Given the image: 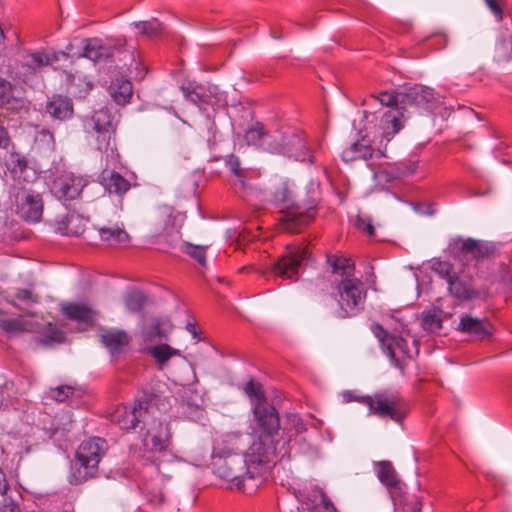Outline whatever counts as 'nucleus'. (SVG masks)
Wrapping results in <instances>:
<instances>
[{"mask_svg": "<svg viewBox=\"0 0 512 512\" xmlns=\"http://www.w3.org/2000/svg\"><path fill=\"white\" fill-rule=\"evenodd\" d=\"M72 49H73V44L70 43L67 45L66 51L46 53V56L49 59V65L53 64L54 62L59 61L61 57L68 58L69 52H71Z\"/></svg>", "mask_w": 512, "mask_h": 512, "instance_id": "obj_55", "label": "nucleus"}, {"mask_svg": "<svg viewBox=\"0 0 512 512\" xmlns=\"http://www.w3.org/2000/svg\"><path fill=\"white\" fill-rule=\"evenodd\" d=\"M405 506H407V510L410 512H420L422 503L416 496H413L407 503H405Z\"/></svg>", "mask_w": 512, "mask_h": 512, "instance_id": "obj_57", "label": "nucleus"}, {"mask_svg": "<svg viewBox=\"0 0 512 512\" xmlns=\"http://www.w3.org/2000/svg\"><path fill=\"white\" fill-rule=\"evenodd\" d=\"M375 178H387L388 174L385 171H379L374 173Z\"/></svg>", "mask_w": 512, "mask_h": 512, "instance_id": "obj_63", "label": "nucleus"}, {"mask_svg": "<svg viewBox=\"0 0 512 512\" xmlns=\"http://www.w3.org/2000/svg\"><path fill=\"white\" fill-rule=\"evenodd\" d=\"M486 5L489 7L491 12L495 15L497 20H501L503 16V11L500 7V5L497 3L496 0H485Z\"/></svg>", "mask_w": 512, "mask_h": 512, "instance_id": "obj_56", "label": "nucleus"}, {"mask_svg": "<svg viewBox=\"0 0 512 512\" xmlns=\"http://www.w3.org/2000/svg\"><path fill=\"white\" fill-rule=\"evenodd\" d=\"M13 183L9 185L8 193L15 213L26 222L36 223L42 218L44 202L40 192L30 178H35V171L28 167L25 158L12 156L7 164Z\"/></svg>", "mask_w": 512, "mask_h": 512, "instance_id": "obj_2", "label": "nucleus"}, {"mask_svg": "<svg viewBox=\"0 0 512 512\" xmlns=\"http://www.w3.org/2000/svg\"><path fill=\"white\" fill-rule=\"evenodd\" d=\"M133 25L140 30V33L145 36H157L164 31V27L157 19L150 21L134 22Z\"/></svg>", "mask_w": 512, "mask_h": 512, "instance_id": "obj_43", "label": "nucleus"}, {"mask_svg": "<svg viewBox=\"0 0 512 512\" xmlns=\"http://www.w3.org/2000/svg\"><path fill=\"white\" fill-rule=\"evenodd\" d=\"M8 387V384L6 383L4 387H0V409L3 407V406H6V392H5V389H7Z\"/></svg>", "mask_w": 512, "mask_h": 512, "instance_id": "obj_61", "label": "nucleus"}, {"mask_svg": "<svg viewBox=\"0 0 512 512\" xmlns=\"http://www.w3.org/2000/svg\"><path fill=\"white\" fill-rule=\"evenodd\" d=\"M181 90L190 102L200 106L211 102V95L215 94L217 88L214 86L206 90L203 85L189 83L188 85H183Z\"/></svg>", "mask_w": 512, "mask_h": 512, "instance_id": "obj_32", "label": "nucleus"}, {"mask_svg": "<svg viewBox=\"0 0 512 512\" xmlns=\"http://www.w3.org/2000/svg\"><path fill=\"white\" fill-rule=\"evenodd\" d=\"M355 224L359 230L367 233L368 235L372 236L374 234V228L368 217L358 216Z\"/></svg>", "mask_w": 512, "mask_h": 512, "instance_id": "obj_53", "label": "nucleus"}, {"mask_svg": "<svg viewBox=\"0 0 512 512\" xmlns=\"http://www.w3.org/2000/svg\"><path fill=\"white\" fill-rule=\"evenodd\" d=\"M248 145H253L269 153L285 154L294 157L298 161L309 160V149L306 147L302 138L295 133H269L262 124L257 123L249 128L244 135Z\"/></svg>", "mask_w": 512, "mask_h": 512, "instance_id": "obj_3", "label": "nucleus"}, {"mask_svg": "<svg viewBox=\"0 0 512 512\" xmlns=\"http://www.w3.org/2000/svg\"><path fill=\"white\" fill-rule=\"evenodd\" d=\"M8 490V482L4 472L0 469V495H4Z\"/></svg>", "mask_w": 512, "mask_h": 512, "instance_id": "obj_60", "label": "nucleus"}, {"mask_svg": "<svg viewBox=\"0 0 512 512\" xmlns=\"http://www.w3.org/2000/svg\"><path fill=\"white\" fill-rule=\"evenodd\" d=\"M148 352L155 358V360L164 365L168 362V360L176 355H180V351L172 348L167 344L155 345L148 348Z\"/></svg>", "mask_w": 512, "mask_h": 512, "instance_id": "obj_41", "label": "nucleus"}, {"mask_svg": "<svg viewBox=\"0 0 512 512\" xmlns=\"http://www.w3.org/2000/svg\"><path fill=\"white\" fill-rule=\"evenodd\" d=\"M414 172H415V168H413L412 166H409V167H407L406 170L401 171L400 174L403 176H406V175L413 174Z\"/></svg>", "mask_w": 512, "mask_h": 512, "instance_id": "obj_62", "label": "nucleus"}, {"mask_svg": "<svg viewBox=\"0 0 512 512\" xmlns=\"http://www.w3.org/2000/svg\"><path fill=\"white\" fill-rule=\"evenodd\" d=\"M355 400L366 404L370 412L380 418H389L400 422L405 414L403 400L394 392H377L371 396L355 398Z\"/></svg>", "mask_w": 512, "mask_h": 512, "instance_id": "obj_9", "label": "nucleus"}, {"mask_svg": "<svg viewBox=\"0 0 512 512\" xmlns=\"http://www.w3.org/2000/svg\"><path fill=\"white\" fill-rule=\"evenodd\" d=\"M49 65V59L46 56V52H34L24 57L22 66L35 72L44 66Z\"/></svg>", "mask_w": 512, "mask_h": 512, "instance_id": "obj_42", "label": "nucleus"}, {"mask_svg": "<svg viewBox=\"0 0 512 512\" xmlns=\"http://www.w3.org/2000/svg\"><path fill=\"white\" fill-rule=\"evenodd\" d=\"M26 315L36 318L35 320L26 319L23 316L11 319L0 320V327L8 333L30 332L37 333L40 342L47 345L52 343H60L64 340V333L50 321L38 320L36 315L30 311Z\"/></svg>", "mask_w": 512, "mask_h": 512, "instance_id": "obj_6", "label": "nucleus"}, {"mask_svg": "<svg viewBox=\"0 0 512 512\" xmlns=\"http://www.w3.org/2000/svg\"><path fill=\"white\" fill-rule=\"evenodd\" d=\"M448 252L456 261L465 265L489 257L494 252V246L487 241L459 237L450 242Z\"/></svg>", "mask_w": 512, "mask_h": 512, "instance_id": "obj_10", "label": "nucleus"}, {"mask_svg": "<svg viewBox=\"0 0 512 512\" xmlns=\"http://www.w3.org/2000/svg\"><path fill=\"white\" fill-rule=\"evenodd\" d=\"M86 186V180L73 173H63L52 183L51 192L59 200H74Z\"/></svg>", "mask_w": 512, "mask_h": 512, "instance_id": "obj_16", "label": "nucleus"}, {"mask_svg": "<svg viewBox=\"0 0 512 512\" xmlns=\"http://www.w3.org/2000/svg\"><path fill=\"white\" fill-rule=\"evenodd\" d=\"M250 398L254 422L251 423V434H261L279 439L280 418L277 410L266 399L261 385L250 380L244 387Z\"/></svg>", "mask_w": 512, "mask_h": 512, "instance_id": "obj_4", "label": "nucleus"}, {"mask_svg": "<svg viewBox=\"0 0 512 512\" xmlns=\"http://www.w3.org/2000/svg\"><path fill=\"white\" fill-rule=\"evenodd\" d=\"M146 302V296L144 293L138 290L128 292L125 296V306L132 312H139Z\"/></svg>", "mask_w": 512, "mask_h": 512, "instance_id": "obj_44", "label": "nucleus"}, {"mask_svg": "<svg viewBox=\"0 0 512 512\" xmlns=\"http://www.w3.org/2000/svg\"><path fill=\"white\" fill-rule=\"evenodd\" d=\"M16 89L6 79L0 76V106L8 110H19L26 108L27 101L16 93Z\"/></svg>", "mask_w": 512, "mask_h": 512, "instance_id": "obj_26", "label": "nucleus"}, {"mask_svg": "<svg viewBox=\"0 0 512 512\" xmlns=\"http://www.w3.org/2000/svg\"><path fill=\"white\" fill-rule=\"evenodd\" d=\"M336 290L341 318L355 316L363 309L366 288L361 279L357 277L343 278L337 283Z\"/></svg>", "mask_w": 512, "mask_h": 512, "instance_id": "obj_7", "label": "nucleus"}, {"mask_svg": "<svg viewBox=\"0 0 512 512\" xmlns=\"http://www.w3.org/2000/svg\"><path fill=\"white\" fill-rule=\"evenodd\" d=\"M253 441L244 454L212 459V469L219 478L243 492L252 493L264 480L277 455L278 438L251 434Z\"/></svg>", "mask_w": 512, "mask_h": 512, "instance_id": "obj_1", "label": "nucleus"}, {"mask_svg": "<svg viewBox=\"0 0 512 512\" xmlns=\"http://www.w3.org/2000/svg\"><path fill=\"white\" fill-rule=\"evenodd\" d=\"M243 447L242 435L239 432H228L214 440L211 459L239 454Z\"/></svg>", "mask_w": 512, "mask_h": 512, "instance_id": "obj_23", "label": "nucleus"}, {"mask_svg": "<svg viewBox=\"0 0 512 512\" xmlns=\"http://www.w3.org/2000/svg\"><path fill=\"white\" fill-rule=\"evenodd\" d=\"M449 294L458 300L469 301L478 298L480 293L474 287L473 278L462 268L447 283Z\"/></svg>", "mask_w": 512, "mask_h": 512, "instance_id": "obj_18", "label": "nucleus"}, {"mask_svg": "<svg viewBox=\"0 0 512 512\" xmlns=\"http://www.w3.org/2000/svg\"><path fill=\"white\" fill-rule=\"evenodd\" d=\"M438 101V94L430 87L416 84L402 91L400 103H403L405 115L410 117V109L429 110L434 107Z\"/></svg>", "mask_w": 512, "mask_h": 512, "instance_id": "obj_15", "label": "nucleus"}, {"mask_svg": "<svg viewBox=\"0 0 512 512\" xmlns=\"http://www.w3.org/2000/svg\"><path fill=\"white\" fill-rule=\"evenodd\" d=\"M46 112L53 119L65 121L73 116V103L68 97L53 96L46 105Z\"/></svg>", "mask_w": 512, "mask_h": 512, "instance_id": "obj_28", "label": "nucleus"}, {"mask_svg": "<svg viewBox=\"0 0 512 512\" xmlns=\"http://www.w3.org/2000/svg\"><path fill=\"white\" fill-rule=\"evenodd\" d=\"M376 465L378 467L377 476L381 483L387 487L397 488L399 485V480L397 479L396 471L392 464L389 461H381Z\"/></svg>", "mask_w": 512, "mask_h": 512, "instance_id": "obj_38", "label": "nucleus"}, {"mask_svg": "<svg viewBox=\"0 0 512 512\" xmlns=\"http://www.w3.org/2000/svg\"><path fill=\"white\" fill-rule=\"evenodd\" d=\"M508 30L501 31L495 46V59L497 61H508L512 58V44H510Z\"/></svg>", "mask_w": 512, "mask_h": 512, "instance_id": "obj_39", "label": "nucleus"}, {"mask_svg": "<svg viewBox=\"0 0 512 512\" xmlns=\"http://www.w3.org/2000/svg\"><path fill=\"white\" fill-rule=\"evenodd\" d=\"M106 450V441L99 437L88 439L80 445L76 457L80 464L78 473L82 479L92 477L95 474L100 459Z\"/></svg>", "mask_w": 512, "mask_h": 512, "instance_id": "obj_12", "label": "nucleus"}, {"mask_svg": "<svg viewBox=\"0 0 512 512\" xmlns=\"http://www.w3.org/2000/svg\"><path fill=\"white\" fill-rule=\"evenodd\" d=\"M371 330L381 343L385 353L395 362V366H398L396 360L397 351L409 356L407 343L402 337L389 334L381 325L377 323L371 325Z\"/></svg>", "mask_w": 512, "mask_h": 512, "instance_id": "obj_19", "label": "nucleus"}, {"mask_svg": "<svg viewBox=\"0 0 512 512\" xmlns=\"http://www.w3.org/2000/svg\"><path fill=\"white\" fill-rule=\"evenodd\" d=\"M109 93L115 103L118 105H125L132 97V83L127 79L117 78L111 82L109 86Z\"/></svg>", "mask_w": 512, "mask_h": 512, "instance_id": "obj_33", "label": "nucleus"}, {"mask_svg": "<svg viewBox=\"0 0 512 512\" xmlns=\"http://www.w3.org/2000/svg\"><path fill=\"white\" fill-rule=\"evenodd\" d=\"M226 165L228 166L229 170L238 178L244 177V170L240 167V160L235 155H229L226 160Z\"/></svg>", "mask_w": 512, "mask_h": 512, "instance_id": "obj_51", "label": "nucleus"}, {"mask_svg": "<svg viewBox=\"0 0 512 512\" xmlns=\"http://www.w3.org/2000/svg\"><path fill=\"white\" fill-rule=\"evenodd\" d=\"M98 232L101 240L111 246L127 243L130 239L125 229L118 225L100 227Z\"/></svg>", "mask_w": 512, "mask_h": 512, "instance_id": "obj_35", "label": "nucleus"}, {"mask_svg": "<svg viewBox=\"0 0 512 512\" xmlns=\"http://www.w3.org/2000/svg\"><path fill=\"white\" fill-rule=\"evenodd\" d=\"M432 270L437 273L442 279L448 283L452 277L457 273L451 263L447 261H434Z\"/></svg>", "mask_w": 512, "mask_h": 512, "instance_id": "obj_45", "label": "nucleus"}, {"mask_svg": "<svg viewBox=\"0 0 512 512\" xmlns=\"http://www.w3.org/2000/svg\"><path fill=\"white\" fill-rule=\"evenodd\" d=\"M9 491L10 487L8 486L7 492L4 495H0L2 498V500H0V512H20L17 503L8 495Z\"/></svg>", "mask_w": 512, "mask_h": 512, "instance_id": "obj_48", "label": "nucleus"}, {"mask_svg": "<svg viewBox=\"0 0 512 512\" xmlns=\"http://www.w3.org/2000/svg\"><path fill=\"white\" fill-rule=\"evenodd\" d=\"M116 122L109 110L102 108L95 111L84 121L87 133L96 134L98 149H107L113 138Z\"/></svg>", "mask_w": 512, "mask_h": 512, "instance_id": "obj_14", "label": "nucleus"}, {"mask_svg": "<svg viewBox=\"0 0 512 512\" xmlns=\"http://www.w3.org/2000/svg\"><path fill=\"white\" fill-rule=\"evenodd\" d=\"M286 429L294 430L296 434H301L306 431L303 420L297 414H289L287 416Z\"/></svg>", "mask_w": 512, "mask_h": 512, "instance_id": "obj_49", "label": "nucleus"}, {"mask_svg": "<svg viewBox=\"0 0 512 512\" xmlns=\"http://www.w3.org/2000/svg\"><path fill=\"white\" fill-rule=\"evenodd\" d=\"M62 312L71 320L77 321L86 326L95 322L96 312L84 304L64 303L61 306Z\"/></svg>", "mask_w": 512, "mask_h": 512, "instance_id": "obj_27", "label": "nucleus"}, {"mask_svg": "<svg viewBox=\"0 0 512 512\" xmlns=\"http://www.w3.org/2000/svg\"><path fill=\"white\" fill-rule=\"evenodd\" d=\"M10 138L7 130L0 124V148H7Z\"/></svg>", "mask_w": 512, "mask_h": 512, "instance_id": "obj_59", "label": "nucleus"}, {"mask_svg": "<svg viewBox=\"0 0 512 512\" xmlns=\"http://www.w3.org/2000/svg\"><path fill=\"white\" fill-rule=\"evenodd\" d=\"M181 398L190 410H198L204 404L202 392L195 384L184 385L181 390Z\"/></svg>", "mask_w": 512, "mask_h": 512, "instance_id": "obj_37", "label": "nucleus"}, {"mask_svg": "<svg viewBox=\"0 0 512 512\" xmlns=\"http://www.w3.org/2000/svg\"><path fill=\"white\" fill-rule=\"evenodd\" d=\"M307 250L296 248L289 250L273 265V272L282 279H295L299 273L301 263L307 258Z\"/></svg>", "mask_w": 512, "mask_h": 512, "instance_id": "obj_17", "label": "nucleus"}, {"mask_svg": "<svg viewBox=\"0 0 512 512\" xmlns=\"http://www.w3.org/2000/svg\"><path fill=\"white\" fill-rule=\"evenodd\" d=\"M73 393V388L70 386H60L50 389L46 393V399H53L57 402L65 401Z\"/></svg>", "mask_w": 512, "mask_h": 512, "instance_id": "obj_47", "label": "nucleus"}, {"mask_svg": "<svg viewBox=\"0 0 512 512\" xmlns=\"http://www.w3.org/2000/svg\"><path fill=\"white\" fill-rule=\"evenodd\" d=\"M87 221L77 213H70L63 219L57 221L56 230L67 236H81L86 227Z\"/></svg>", "mask_w": 512, "mask_h": 512, "instance_id": "obj_29", "label": "nucleus"}, {"mask_svg": "<svg viewBox=\"0 0 512 512\" xmlns=\"http://www.w3.org/2000/svg\"><path fill=\"white\" fill-rule=\"evenodd\" d=\"M207 247H209V244L194 246L192 244L187 243L185 251L192 258L196 259L202 266H205L206 265V248Z\"/></svg>", "mask_w": 512, "mask_h": 512, "instance_id": "obj_46", "label": "nucleus"}, {"mask_svg": "<svg viewBox=\"0 0 512 512\" xmlns=\"http://www.w3.org/2000/svg\"><path fill=\"white\" fill-rule=\"evenodd\" d=\"M400 96H402V91H384L376 97L383 106L390 108L383 113L379 122L381 136L387 142L390 140V137L403 128L404 122L408 119V116L403 111V103H400Z\"/></svg>", "mask_w": 512, "mask_h": 512, "instance_id": "obj_8", "label": "nucleus"}, {"mask_svg": "<svg viewBox=\"0 0 512 512\" xmlns=\"http://www.w3.org/2000/svg\"><path fill=\"white\" fill-rule=\"evenodd\" d=\"M152 465L156 469L159 475L165 479H172L180 471V461L169 451L153 460Z\"/></svg>", "mask_w": 512, "mask_h": 512, "instance_id": "obj_30", "label": "nucleus"}, {"mask_svg": "<svg viewBox=\"0 0 512 512\" xmlns=\"http://www.w3.org/2000/svg\"><path fill=\"white\" fill-rule=\"evenodd\" d=\"M384 153L381 149H374L371 141L365 136L361 140L351 144V146L342 152V159L345 162L354 161L357 159L369 160L373 157L381 158Z\"/></svg>", "mask_w": 512, "mask_h": 512, "instance_id": "obj_24", "label": "nucleus"}, {"mask_svg": "<svg viewBox=\"0 0 512 512\" xmlns=\"http://www.w3.org/2000/svg\"><path fill=\"white\" fill-rule=\"evenodd\" d=\"M101 343L113 354L120 352L129 342L128 335L122 330H107L100 336Z\"/></svg>", "mask_w": 512, "mask_h": 512, "instance_id": "obj_34", "label": "nucleus"}, {"mask_svg": "<svg viewBox=\"0 0 512 512\" xmlns=\"http://www.w3.org/2000/svg\"><path fill=\"white\" fill-rule=\"evenodd\" d=\"M153 415L150 414L143 419L145 431L142 434V444L146 451L160 455L168 452L170 431L166 423L156 419Z\"/></svg>", "mask_w": 512, "mask_h": 512, "instance_id": "obj_13", "label": "nucleus"}, {"mask_svg": "<svg viewBox=\"0 0 512 512\" xmlns=\"http://www.w3.org/2000/svg\"><path fill=\"white\" fill-rule=\"evenodd\" d=\"M320 498V503L315 506L314 512H336V508L323 492H320Z\"/></svg>", "mask_w": 512, "mask_h": 512, "instance_id": "obj_52", "label": "nucleus"}, {"mask_svg": "<svg viewBox=\"0 0 512 512\" xmlns=\"http://www.w3.org/2000/svg\"><path fill=\"white\" fill-rule=\"evenodd\" d=\"M173 329L168 317H154L143 327L142 337L146 342L167 339Z\"/></svg>", "mask_w": 512, "mask_h": 512, "instance_id": "obj_25", "label": "nucleus"}, {"mask_svg": "<svg viewBox=\"0 0 512 512\" xmlns=\"http://www.w3.org/2000/svg\"><path fill=\"white\" fill-rule=\"evenodd\" d=\"M274 201L278 206H282L283 210H287L283 216V227L290 233H297L315 217L316 200L310 201L307 205H295L287 184H283L275 191Z\"/></svg>", "mask_w": 512, "mask_h": 512, "instance_id": "obj_5", "label": "nucleus"}, {"mask_svg": "<svg viewBox=\"0 0 512 512\" xmlns=\"http://www.w3.org/2000/svg\"><path fill=\"white\" fill-rule=\"evenodd\" d=\"M99 179L101 185L110 194L122 195L130 188V183L123 176L114 171H103Z\"/></svg>", "mask_w": 512, "mask_h": 512, "instance_id": "obj_31", "label": "nucleus"}, {"mask_svg": "<svg viewBox=\"0 0 512 512\" xmlns=\"http://www.w3.org/2000/svg\"><path fill=\"white\" fill-rule=\"evenodd\" d=\"M458 330L478 340L489 339L493 335V326L486 318L479 319L467 314L461 316Z\"/></svg>", "mask_w": 512, "mask_h": 512, "instance_id": "obj_21", "label": "nucleus"}, {"mask_svg": "<svg viewBox=\"0 0 512 512\" xmlns=\"http://www.w3.org/2000/svg\"><path fill=\"white\" fill-rule=\"evenodd\" d=\"M497 280L504 284L506 288H508L509 290H512V272L510 270V268L508 266H506L505 264H502L500 266V269H499V272H498V275H497Z\"/></svg>", "mask_w": 512, "mask_h": 512, "instance_id": "obj_50", "label": "nucleus"}, {"mask_svg": "<svg viewBox=\"0 0 512 512\" xmlns=\"http://www.w3.org/2000/svg\"><path fill=\"white\" fill-rule=\"evenodd\" d=\"M327 263L331 267V271L334 274L340 275L341 279L354 276V265L343 256L330 255L327 257Z\"/></svg>", "mask_w": 512, "mask_h": 512, "instance_id": "obj_36", "label": "nucleus"}, {"mask_svg": "<svg viewBox=\"0 0 512 512\" xmlns=\"http://www.w3.org/2000/svg\"><path fill=\"white\" fill-rule=\"evenodd\" d=\"M116 46H110L103 43L98 38L83 40L82 53L78 57H85L94 63H104L114 56Z\"/></svg>", "mask_w": 512, "mask_h": 512, "instance_id": "obj_22", "label": "nucleus"}, {"mask_svg": "<svg viewBox=\"0 0 512 512\" xmlns=\"http://www.w3.org/2000/svg\"><path fill=\"white\" fill-rule=\"evenodd\" d=\"M422 327L428 332H437L442 328L441 311L429 308L422 312Z\"/></svg>", "mask_w": 512, "mask_h": 512, "instance_id": "obj_40", "label": "nucleus"}, {"mask_svg": "<svg viewBox=\"0 0 512 512\" xmlns=\"http://www.w3.org/2000/svg\"><path fill=\"white\" fill-rule=\"evenodd\" d=\"M15 299L24 302L29 305L30 303H36L38 301L37 296L32 294L31 291L26 289H20L16 292Z\"/></svg>", "mask_w": 512, "mask_h": 512, "instance_id": "obj_54", "label": "nucleus"}, {"mask_svg": "<svg viewBox=\"0 0 512 512\" xmlns=\"http://www.w3.org/2000/svg\"><path fill=\"white\" fill-rule=\"evenodd\" d=\"M155 405V398L145 395L132 408L128 406L118 407L110 417L111 422L117 424L121 429H134L138 423L143 422L144 418L154 414Z\"/></svg>", "mask_w": 512, "mask_h": 512, "instance_id": "obj_11", "label": "nucleus"}, {"mask_svg": "<svg viewBox=\"0 0 512 512\" xmlns=\"http://www.w3.org/2000/svg\"><path fill=\"white\" fill-rule=\"evenodd\" d=\"M178 220H182V215L175 214L174 209L168 205L157 206L150 215V224L156 233H171Z\"/></svg>", "mask_w": 512, "mask_h": 512, "instance_id": "obj_20", "label": "nucleus"}, {"mask_svg": "<svg viewBox=\"0 0 512 512\" xmlns=\"http://www.w3.org/2000/svg\"><path fill=\"white\" fill-rule=\"evenodd\" d=\"M52 139H53V136H52L51 132L48 130H45V129L39 131L36 136V140L46 142L48 145L51 144Z\"/></svg>", "mask_w": 512, "mask_h": 512, "instance_id": "obj_58", "label": "nucleus"}, {"mask_svg": "<svg viewBox=\"0 0 512 512\" xmlns=\"http://www.w3.org/2000/svg\"><path fill=\"white\" fill-rule=\"evenodd\" d=\"M187 329L189 330V332L192 334V336H193L194 338H196V337H197V332H196L195 327H194L193 325L188 324V325H187Z\"/></svg>", "mask_w": 512, "mask_h": 512, "instance_id": "obj_64", "label": "nucleus"}]
</instances>
